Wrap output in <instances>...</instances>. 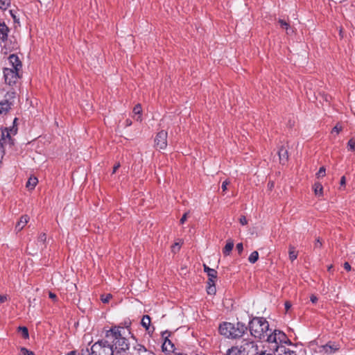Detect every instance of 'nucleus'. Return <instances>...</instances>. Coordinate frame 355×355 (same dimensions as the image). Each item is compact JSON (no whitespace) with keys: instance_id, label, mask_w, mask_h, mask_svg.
Wrapping results in <instances>:
<instances>
[{"instance_id":"nucleus-1","label":"nucleus","mask_w":355,"mask_h":355,"mask_svg":"<svg viewBox=\"0 0 355 355\" xmlns=\"http://www.w3.org/2000/svg\"><path fill=\"white\" fill-rule=\"evenodd\" d=\"M122 331H124L123 327H114L105 332L107 342L110 343L114 353L125 352L129 349V343L128 340L123 336Z\"/></svg>"},{"instance_id":"nucleus-2","label":"nucleus","mask_w":355,"mask_h":355,"mask_svg":"<svg viewBox=\"0 0 355 355\" xmlns=\"http://www.w3.org/2000/svg\"><path fill=\"white\" fill-rule=\"evenodd\" d=\"M248 327L241 322L236 323L223 322L218 327L219 333L230 339H238L241 338L247 331Z\"/></svg>"},{"instance_id":"nucleus-3","label":"nucleus","mask_w":355,"mask_h":355,"mask_svg":"<svg viewBox=\"0 0 355 355\" xmlns=\"http://www.w3.org/2000/svg\"><path fill=\"white\" fill-rule=\"evenodd\" d=\"M250 334L260 340H265L268 332H270L268 322L264 318L255 317L252 319L248 324Z\"/></svg>"},{"instance_id":"nucleus-4","label":"nucleus","mask_w":355,"mask_h":355,"mask_svg":"<svg viewBox=\"0 0 355 355\" xmlns=\"http://www.w3.org/2000/svg\"><path fill=\"white\" fill-rule=\"evenodd\" d=\"M91 355H114V349L107 338L95 343L91 347Z\"/></svg>"},{"instance_id":"nucleus-5","label":"nucleus","mask_w":355,"mask_h":355,"mask_svg":"<svg viewBox=\"0 0 355 355\" xmlns=\"http://www.w3.org/2000/svg\"><path fill=\"white\" fill-rule=\"evenodd\" d=\"M239 347L243 355H259L261 352L257 343L248 339L243 340Z\"/></svg>"},{"instance_id":"nucleus-6","label":"nucleus","mask_w":355,"mask_h":355,"mask_svg":"<svg viewBox=\"0 0 355 355\" xmlns=\"http://www.w3.org/2000/svg\"><path fill=\"white\" fill-rule=\"evenodd\" d=\"M340 349V345L336 342L329 341L325 345H318L315 352L320 355H331L337 352Z\"/></svg>"},{"instance_id":"nucleus-7","label":"nucleus","mask_w":355,"mask_h":355,"mask_svg":"<svg viewBox=\"0 0 355 355\" xmlns=\"http://www.w3.org/2000/svg\"><path fill=\"white\" fill-rule=\"evenodd\" d=\"M286 339V334L279 330H275L272 331L270 329V332H268L267 336H266L265 340L269 343H275L276 346H279V343H282Z\"/></svg>"},{"instance_id":"nucleus-8","label":"nucleus","mask_w":355,"mask_h":355,"mask_svg":"<svg viewBox=\"0 0 355 355\" xmlns=\"http://www.w3.org/2000/svg\"><path fill=\"white\" fill-rule=\"evenodd\" d=\"M6 99L0 101V114H6L11 108L13 99L15 98V92H8L6 94Z\"/></svg>"},{"instance_id":"nucleus-9","label":"nucleus","mask_w":355,"mask_h":355,"mask_svg":"<svg viewBox=\"0 0 355 355\" xmlns=\"http://www.w3.org/2000/svg\"><path fill=\"white\" fill-rule=\"evenodd\" d=\"M3 76L6 83L11 86L15 84L19 78V71L12 69L5 68L3 69Z\"/></svg>"},{"instance_id":"nucleus-10","label":"nucleus","mask_w":355,"mask_h":355,"mask_svg":"<svg viewBox=\"0 0 355 355\" xmlns=\"http://www.w3.org/2000/svg\"><path fill=\"white\" fill-rule=\"evenodd\" d=\"M168 133L164 130L159 132L155 139V144L159 150L165 149L167 146Z\"/></svg>"},{"instance_id":"nucleus-11","label":"nucleus","mask_w":355,"mask_h":355,"mask_svg":"<svg viewBox=\"0 0 355 355\" xmlns=\"http://www.w3.org/2000/svg\"><path fill=\"white\" fill-rule=\"evenodd\" d=\"M171 334L168 331H164L162 334V337L164 338V343L162 344V349L163 351L167 352H174L175 346L172 341L168 339V336H170Z\"/></svg>"},{"instance_id":"nucleus-12","label":"nucleus","mask_w":355,"mask_h":355,"mask_svg":"<svg viewBox=\"0 0 355 355\" xmlns=\"http://www.w3.org/2000/svg\"><path fill=\"white\" fill-rule=\"evenodd\" d=\"M29 219L30 218L28 215H23L20 217L19 220L17 223L15 228L17 233L24 229V227L29 221Z\"/></svg>"},{"instance_id":"nucleus-13","label":"nucleus","mask_w":355,"mask_h":355,"mask_svg":"<svg viewBox=\"0 0 355 355\" xmlns=\"http://www.w3.org/2000/svg\"><path fill=\"white\" fill-rule=\"evenodd\" d=\"M275 355H297V354L295 351L281 345L276 347Z\"/></svg>"},{"instance_id":"nucleus-14","label":"nucleus","mask_w":355,"mask_h":355,"mask_svg":"<svg viewBox=\"0 0 355 355\" xmlns=\"http://www.w3.org/2000/svg\"><path fill=\"white\" fill-rule=\"evenodd\" d=\"M9 62L15 70L19 71L21 68V62L17 55L11 54L8 58Z\"/></svg>"},{"instance_id":"nucleus-15","label":"nucleus","mask_w":355,"mask_h":355,"mask_svg":"<svg viewBox=\"0 0 355 355\" xmlns=\"http://www.w3.org/2000/svg\"><path fill=\"white\" fill-rule=\"evenodd\" d=\"M10 32L9 28L6 26L5 22H0V40L2 42H6L8 40V33Z\"/></svg>"},{"instance_id":"nucleus-16","label":"nucleus","mask_w":355,"mask_h":355,"mask_svg":"<svg viewBox=\"0 0 355 355\" xmlns=\"http://www.w3.org/2000/svg\"><path fill=\"white\" fill-rule=\"evenodd\" d=\"M134 351L136 352V355H154V354L148 350L144 345L137 344L133 347Z\"/></svg>"},{"instance_id":"nucleus-17","label":"nucleus","mask_w":355,"mask_h":355,"mask_svg":"<svg viewBox=\"0 0 355 355\" xmlns=\"http://www.w3.org/2000/svg\"><path fill=\"white\" fill-rule=\"evenodd\" d=\"M280 163L285 164L288 159V150L286 147L282 146L278 150Z\"/></svg>"},{"instance_id":"nucleus-18","label":"nucleus","mask_w":355,"mask_h":355,"mask_svg":"<svg viewBox=\"0 0 355 355\" xmlns=\"http://www.w3.org/2000/svg\"><path fill=\"white\" fill-rule=\"evenodd\" d=\"M6 137H7V138H3V141H4V144H3L0 141V162L1 161V159L3 158V154H4V146L7 145V144H6L7 140L10 142V144H8L10 146H11L12 145L14 144H13V140L10 137V134H9V132L8 131H7Z\"/></svg>"},{"instance_id":"nucleus-19","label":"nucleus","mask_w":355,"mask_h":355,"mask_svg":"<svg viewBox=\"0 0 355 355\" xmlns=\"http://www.w3.org/2000/svg\"><path fill=\"white\" fill-rule=\"evenodd\" d=\"M234 248V242L232 240H229L227 241V243L224 248L223 249V253L224 255L227 256L230 254L231 251Z\"/></svg>"},{"instance_id":"nucleus-20","label":"nucleus","mask_w":355,"mask_h":355,"mask_svg":"<svg viewBox=\"0 0 355 355\" xmlns=\"http://www.w3.org/2000/svg\"><path fill=\"white\" fill-rule=\"evenodd\" d=\"M133 114L136 116L135 119L137 121H141V112L142 109L140 104H137L135 106L132 111Z\"/></svg>"},{"instance_id":"nucleus-21","label":"nucleus","mask_w":355,"mask_h":355,"mask_svg":"<svg viewBox=\"0 0 355 355\" xmlns=\"http://www.w3.org/2000/svg\"><path fill=\"white\" fill-rule=\"evenodd\" d=\"M278 22L280 24L281 28L286 31V33L288 35H290L291 33H293V30L290 27L288 23L281 19L278 20Z\"/></svg>"},{"instance_id":"nucleus-22","label":"nucleus","mask_w":355,"mask_h":355,"mask_svg":"<svg viewBox=\"0 0 355 355\" xmlns=\"http://www.w3.org/2000/svg\"><path fill=\"white\" fill-rule=\"evenodd\" d=\"M207 274L209 277L207 283L210 284V282H211V283L214 284L215 281L217 278V271L214 269L209 270V272H207Z\"/></svg>"},{"instance_id":"nucleus-23","label":"nucleus","mask_w":355,"mask_h":355,"mask_svg":"<svg viewBox=\"0 0 355 355\" xmlns=\"http://www.w3.org/2000/svg\"><path fill=\"white\" fill-rule=\"evenodd\" d=\"M38 180L35 177H31L26 182V187L28 189H33L37 185Z\"/></svg>"},{"instance_id":"nucleus-24","label":"nucleus","mask_w":355,"mask_h":355,"mask_svg":"<svg viewBox=\"0 0 355 355\" xmlns=\"http://www.w3.org/2000/svg\"><path fill=\"white\" fill-rule=\"evenodd\" d=\"M343 128L340 123H336V125L332 128L331 131V136L335 138L336 136L343 130Z\"/></svg>"},{"instance_id":"nucleus-25","label":"nucleus","mask_w":355,"mask_h":355,"mask_svg":"<svg viewBox=\"0 0 355 355\" xmlns=\"http://www.w3.org/2000/svg\"><path fill=\"white\" fill-rule=\"evenodd\" d=\"M314 193L316 196H321L323 193V187L320 182H315L313 185Z\"/></svg>"},{"instance_id":"nucleus-26","label":"nucleus","mask_w":355,"mask_h":355,"mask_svg":"<svg viewBox=\"0 0 355 355\" xmlns=\"http://www.w3.org/2000/svg\"><path fill=\"white\" fill-rule=\"evenodd\" d=\"M226 355H243L240 347H232L227 351Z\"/></svg>"},{"instance_id":"nucleus-27","label":"nucleus","mask_w":355,"mask_h":355,"mask_svg":"<svg viewBox=\"0 0 355 355\" xmlns=\"http://www.w3.org/2000/svg\"><path fill=\"white\" fill-rule=\"evenodd\" d=\"M150 324V318L148 315H144L141 319V325L148 330Z\"/></svg>"},{"instance_id":"nucleus-28","label":"nucleus","mask_w":355,"mask_h":355,"mask_svg":"<svg viewBox=\"0 0 355 355\" xmlns=\"http://www.w3.org/2000/svg\"><path fill=\"white\" fill-rule=\"evenodd\" d=\"M289 259L291 261L295 260L297 257V252H296L295 247L290 245L288 251Z\"/></svg>"},{"instance_id":"nucleus-29","label":"nucleus","mask_w":355,"mask_h":355,"mask_svg":"<svg viewBox=\"0 0 355 355\" xmlns=\"http://www.w3.org/2000/svg\"><path fill=\"white\" fill-rule=\"evenodd\" d=\"M259 259V253L257 251H254L252 252L249 257H248V261L251 263H254Z\"/></svg>"},{"instance_id":"nucleus-30","label":"nucleus","mask_w":355,"mask_h":355,"mask_svg":"<svg viewBox=\"0 0 355 355\" xmlns=\"http://www.w3.org/2000/svg\"><path fill=\"white\" fill-rule=\"evenodd\" d=\"M18 331L21 333V336L26 339L28 338L29 334H28V330L26 327H19Z\"/></svg>"},{"instance_id":"nucleus-31","label":"nucleus","mask_w":355,"mask_h":355,"mask_svg":"<svg viewBox=\"0 0 355 355\" xmlns=\"http://www.w3.org/2000/svg\"><path fill=\"white\" fill-rule=\"evenodd\" d=\"M10 5V0H0V9L6 10Z\"/></svg>"},{"instance_id":"nucleus-32","label":"nucleus","mask_w":355,"mask_h":355,"mask_svg":"<svg viewBox=\"0 0 355 355\" xmlns=\"http://www.w3.org/2000/svg\"><path fill=\"white\" fill-rule=\"evenodd\" d=\"M347 147H348V149L351 151L355 150V139L354 138H352L349 140V141L347 143Z\"/></svg>"},{"instance_id":"nucleus-33","label":"nucleus","mask_w":355,"mask_h":355,"mask_svg":"<svg viewBox=\"0 0 355 355\" xmlns=\"http://www.w3.org/2000/svg\"><path fill=\"white\" fill-rule=\"evenodd\" d=\"M19 350L21 355H35L33 352L30 351L24 347H20Z\"/></svg>"},{"instance_id":"nucleus-34","label":"nucleus","mask_w":355,"mask_h":355,"mask_svg":"<svg viewBox=\"0 0 355 355\" xmlns=\"http://www.w3.org/2000/svg\"><path fill=\"white\" fill-rule=\"evenodd\" d=\"M209 284V286L207 287V293L208 294H215L216 293V287H215V283L213 284V283H211L210 284Z\"/></svg>"},{"instance_id":"nucleus-35","label":"nucleus","mask_w":355,"mask_h":355,"mask_svg":"<svg viewBox=\"0 0 355 355\" xmlns=\"http://www.w3.org/2000/svg\"><path fill=\"white\" fill-rule=\"evenodd\" d=\"M112 297V295L110 293L102 295L101 297V300L103 303H107L110 299Z\"/></svg>"},{"instance_id":"nucleus-36","label":"nucleus","mask_w":355,"mask_h":355,"mask_svg":"<svg viewBox=\"0 0 355 355\" xmlns=\"http://www.w3.org/2000/svg\"><path fill=\"white\" fill-rule=\"evenodd\" d=\"M326 174V169L324 166L320 168L318 172L316 173V176L318 178L324 177Z\"/></svg>"},{"instance_id":"nucleus-37","label":"nucleus","mask_w":355,"mask_h":355,"mask_svg":"<svg viewBox=\"0 0 355 355\" xmlns=\"http://www.w3.org/2000/svg\"><path fill=\"white\" fill-rule=\"evenodd\" d=\"M180 249V243H175L172 246H171V250L173 253H176L178 252Z\"/></svg>"},{"instance_id":"nucleus-38","label":"nucleus","mask_w":355,"mask_h":355,"mask_svg":"<svg viewBox=\"0 0 355 355\" xmlns=\"http://www.w3.org/2000/svg\"><path fill=\"white\" fill-rule=\"evenodd\" d=\"M46 235L45 233H41L39 236H38V239H37V241L38 242H40L42 243V244H44L46 241Z\"/></svg>"},{"instance_id":"nucleus-39","label":"nucleus","mask_w":355,"mask_h":355,"mask_svg":"<svg viewBox=\"0 0 355 355\" xmlns=\"http://www.w3.org/2000/svg\"><path fill=\"white\" fill-rule=\"evenodd\" d=\"M230 184V182L228 180H225L224 182H223L222 183V186H221V189H222V191L223 192H225L226 191L227 189V186L229 185Z\"/></svg>"},{"instance_id":"nucleus-40","label":"nucleus","mask_w":355,"mask_h":355,"mask_svg":"<svg viewBox=\"0 0 355 355\" xmlns=\"http://www.w3.org/2000/svg\"><path fill=\"white\" fill-rule=\"evenodd\" d=\"M236 248L239 254H241L243 250V245L242 243H239L236 244Z\"/></svg>"},{"instance_id":"nucleus-41","label":"nucleus","mask_w":355,"mask_h":355,"mask_svg":"<svg viewBox=\"0 0 355 355\" xmlns=\"http://www.w3.org/2000/svg\"><path fill=\"white\" fill-rule=\"evenodd\" d=\"M188 214H189L188 212H186V213H184L183 214V216H182V218H180V224H184V222L187 219Z\"/></svg>"},{"instance_id":"nucleus-42","label":"nucleus","mask_w":355,"mask_h":355,"mask_svg":"<svg viewBox=\"0 0 355 355\" xmlns=\"http://www.w3.org/2000/svg\"><path fill=\"white\" fill-rule=\"evenodd\" d=\"M9 299L8 295H0V303H3Z\"/></svg>"},{"instance_id":"nucleus-43","label":"nucleus","mask_w":355,"mask_h":355,"mask_svg":"<svg viewBox=\"0 0 355 355\" xmlns=\"http://www.w3.org/2000/svg\"><path fill=\"white\" fill-rule=\"evenodd\" d=\"M239 221H240V223L242 225H245L248 224V220L245 218V216H242L240 219H239Z\"/></svg>"},{"instance_id":"nucleus-44","label":"nucleus","mask_w":355,"mask_h":355,"mask_svg":"<svg viewBox=\"0 0 355 355\" xmlns=\"http://www.w3.org/2000/svg\"><path fill=\"white\" fill-rule=\"evenodd\" d=\"M310 300L312 303L315 304L318 302V297L315 295H311L310 297Z\"/></svg>"},{"instance_id":"nucleus-45","label":"nucleus","mask_w":355,"mask_h":355,"mask_svg":"<svg viewBox=\"0 0 355 355\" xmlns=\"http://www.w3.org/2000/svg\"><path fill=\"white\" fill-rule=\"evenodd\" d=\"M343 267L347 271H349L351 270V266L349 265V263L348 262H345Z\"/></svg>"},{"instance_id":"nucleus-46","label":"nucleus","mask_w":355,"mask_h":355,"mask_svg":"<svg viewBox=\"0 0 355 355\" xmlns=\"http://www.w3.org/2000/svg\"><path fill=\"white\" fill-rule=\"evenodd\" d=\"M315 248H320L322 246V243L319 239H318L315 243Z\"/></svg>"},{"instance_id":"nucleus-47","label":"nucleus","mask_w":355,"mask_h":355,"mask_svg":"<svg viewBox=\"0 0 355 355\" xmlns=\"http://www.w3.org/2000/svg\"><path fill=\"white\" fill-rule=\"evenodd\" d=\"M49 296L53 300H55L57 299L56 295L55 293H52V292H49Z\"/></svg>"},{"instance_id":"nucleus-48","label":"nucleus","mask_w":355,"mask_h":355,"mask_svg":"<svg viewBox=\"0 0 355 355\" xmlns=\"http://www.w3.org/2000/svg\"><path fill=\"white\" fill-rule=\"evenodd\" d=\"M345 183H346V179H345V176H343L340 179V185L341 186H345Z\"/></svg>"},{"instance_id":"nucleus-49","label":"nucleus","mask_w":355,"mask_h":355,"mask_svg":"<svg viewBox=\"0 0 355 355\" xmlns=\"http://www.w3.org/2000/svg\"><path fill=\"white\" fill-rule=\"evenodd\" d=\"M284 305L286 311H288V309L291 307V304L289 302H286Z\"/></svg>"},{"instance_id":"nucleus-50","label":"nucleus","mask_w":355,"mask_h":355,"mask_svg":"<svg viewBox=\"0 0 355 355\" xmlns=\"http://www.w3.org/2000/svg\"><path fill=\"white\" fill-rule=\"evenodd\" d=\"M125 126H130L132 125V121L129 119H127L125 121Z\"/></svg>"},{"instance_id":"nucleus-51","label":"nucleus","mask_w":355,"mask_h":355,"mask_svg":"<svg viewBox=\"0 0 355 355\" xmlns=\"http://www.w3.org/2000/svg\"><path fill=\"white\" fill-rule=\"evenodd\" d=\"M119 167H120V164H119V163L116 164L114 166V168H113L112 173H116V170H117Z\"/></svg>"},{"instance_id":"nucleus-52","label":"nucleus","mask_w":355,"mask_h":355,"mask_svg":"<svg viewBox=\"0 0 355 355\" xmlns=\"http://www.w3.org/2000/svg\"><path fill=\"white\" fill-rule=\"evenodd\" d=\"M209 270H213V269L209 268L206 265H204V270H205V272H206L207 273V272H209Z\"/></svg>"},{"instance_id":"nucleus-53","label":"nucleus","mask_w":355,"mask_h":355,"mask_svg":"<svg viewBox=\"0 0 355 355\" xmlns=\"http://www.w3.org/2000/svg\"><path fill=\"white\" fill-rule=\"evenodd\" d=\"M10 12L11 16L13 18L14 21L16 22L17 21V19H16L15 15H14V13L12 12V10H10Z\"/></svg>"},{"instance_id":"nucleus-54","label":"nucleus","mask_w":355,"mask_h":355,"mask_svg":"<svg viewBox=\"0 0 355 355\" xmlns=\"http://www.w3.org/2000/svg\"><path fill=\"white\" fill-rule=\"evenodd\" d=\"M259 355H272L269 353H266V352L261 351L260 354Z\"/></svg>"},{"instance_id":"nucleus-55","label":"nucleus","mask_w":355,"mask_h":355,"mask_svg":"<svg viewBox=\"0 0 355 355\" xmlns=\"http://www.w3.org/2000/svg\"><path fill=\"white\" fill-rule=\"evenodd\" d=\"M68 355H76V352L75 351L70 352Z\"/></svg>"},{"instance_id":"nucleus-56","label":"nucleus","mask_w":355,"mask_h":355,"mask_svg":"<svg viewBox=\"0 0 355 355\" xmlns=\"http://www.w3.org/2000/svg\"><path fill=\"white\" fill-rule=\"evenodd\" d=\"M89 355H91V354H89Z\"/></svg>"}]
</instances>
